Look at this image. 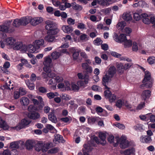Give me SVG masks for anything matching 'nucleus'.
Wrapping results in <instances>:
<instances>
[{
	"instance_id": "obj_1",
	"label": "nucleus",
	"mask_w": 155,
	"mask_h": 155,
	"mask_svg": "<svg viewBox=\"0 0 155 155\" xmlns=\"http://www.w3.org/2000/svg\"><path fill=\"white\" fill-rule=\"evenodd\" d=\"M45 28L47 31V34L55 35L59 31L56 24L52 21H47Z\"/></svg>"
},
{
	"instance_id": "obj_2",
	"label": "nucleus",
	"mask_w": 155,
	"mask_h": 155,
	"mask_svg": "<svg viewBox=\"0 0 155 155\" xmlns=\"http://www.w3.org/2000/svg\"><path fill=\"white\" fill-rule=\"evenodd\" d=\"M28 96L33 103L34 105H30L28 108L29 111H35L38 110L39 101L35 98V97L31 94H29Z\"/></svg>"
},
{
	"instance_id": "obj_3",
	"label": "nucleus",
	"mask_w": 155,
	"mask_h": 155,
	"mask_svg": "<svg viewBox=\"0 0 155 155\" xmlns=\"http://www.w3.org/2000/svg\"><path fill=\"white\" fill-rule=\"evenodd\" d=\"M31 18L30 17H23L20 19H16L14 20L13 26L18 27L21 25H25L30 22Z\"/></svg>"
},
{
	"instance_id": "obj_4",
	"label": "nucleus",
	"mask_w": 155,
	"mask_h": 155,
	"mask_svg": "<svg viewBox=\"0 0 155 155\" xmlns=\"http://www.w3.org/2000/svg\"><path fill=\"white\" fill-rule=\"evenodd\" d=\"M116 141L117 144H120V147L122 148H125L129 146L128 141L126 140L125 136H122L120 138L119 137H117L116 138Z\"/></svg>"
},
{
	"instance_id": "obj_5",
	"label": "nucleus",
	"mask_w": 155,
	"mask_h": 155,
	"mask_svg": "<svg viewBox=\"0 0 155 155\" xmlns=\"http://www.w3.org/2000/svg\"><path fill=\"white\" fill-rule=\"evenodd\" d=\"M39 40H35L33 45H30L28 46V51L31 53H37L39 50Z\"/></svg>"
},
{
	"instance_id": "obj_6",
	"label": "nucleus",
	"mask_w": 155,
	"mask_h": 155,
	"mask_svg": "<svg viewBox=\"0 0 155 155\" xmlns=\"http://www.w3.org/2000/svg\"><path fill=\"white\" fill-rule=\"evenodd\" d=\"M104 95L106 99H108L110 103L114 102L117 98L116 96L114 94H112L109 89L104 91Z\"/></svg>"
},
{
	"instance_id": "obj_7",
	"label": "nucleus",
	"mask_w": 155,
	"mask_h": 155,
	"mask_svg": "<svg viewBox=\"0 0 155 155\" xmlns=\"http://www.w3.org/2000/svg\"><path fill=\"white\" fill-rule=\"evenodd\" d=\"M39 142L38 140H29L27 141L25 143L26 148L28 150H31L34 146L35 147L38 146Z\"/></svg>"
},
{
	"instance_id": "obj_8",
	"label": "nucleus",
	"mask_w": 155,
	"mask_h": 155,
	"mask_svg": "<svg viewBox=\"0 0 155 155\" xmlns=\"http://www.w3.org/2000/svg\"><path fill=\"white\" fill-rule=\"evenodd\" d=\"M31 122L29 118H25L22 120L20 124L17 126L15 127L14 129L17 130H19L24 128L25 126L28 125Z\"/></svg>"
},
{
	"instance_id": "obj_9",
	"label": "nucleus",
	"mask_w": 155,
	"mask_h": 155,
	"mask_svg": "<svg viewBox=\"0 0 155 155\" xmlns=\"http://www.w3.org/2000/svg\"><path fill=\"white\" fill-rule=\"evenodd\" d=\"M114 40L117 42L121 43L124 42L126 39V36L124 34H121L118 36L116 33H115L113 36Z\"/></svg>"
},
{
	"instance_id": "obj_10",
	"label": "nucleus",
	"mask_w": 155,
	"mask_h": 155,
	"mask_svg": "<svg viewBox=\"0 0 155 155\" xmlns=\"http://www.w3.org/2000/svg\"><path fill=\"white\" fill-rule=\"evenodd\" d=\"M84 148L82 149L83 155H89L87 153L91 151L93 149V147L89 143H85L84 145Z\"/></svg>"
},
{
	"instance_id": "obj_11",
	"label": "nucleus",
	"mask_w": 155,
	"mask_h": 155,
	"mask_svg": "<svg viewBox=\"0 0 155 155\" xmlns=\"http://www.w3.org/2000/svg\"><path fill=\"white\" fill-rule=\"evenodd\" d=\"M112 78L107 74L104 76L102 78V84L106 88H108L107 85L109 82L111 81Z\"/></svg>"
},
{
	"instance_id": "obj_12",
	"label": "nucleus",
	"mask_w": 155,
	"mask_h": 155,
	"mask_svg": "<svg viewBox=\"0 0 155 155\" xmlns=\"http://www.w3.org/2000/svg\"><path fill=\"white\" fill-rule=\"evenodd\" d=\"M153 80H147V81H143V84L140 86V87L143 89L144 87L146 88H150L152 87L153 85Z\"/></svg>"
},
{
	"instance_id": "obj_13",
	"label": "nucleus",
	"mask_w": 155,
	"mask_h": 155,
	"mask_svg": "<svg viewBox=\"0 0 155 155\" xmlns=\"http://www.w3.org/2000/svg\"><path fill=\"white\" fill-rule=\"evenodd\" d=\"M55 111L54 110H51V112L48 115V118L49 120L51 121L52 123H56L58 120L57 118L54 114Z\"/></svg>"
},
{
	"instance_id": "obj_14",
	"label": "nucleus",
	"mask_w": 155,
	"mask_h": 155,
	"mask_svg": "<svg viewBox=\"0 0 155 155\" xmlns=\"http://www.w3.org/2000/svg\"><path fill=\"white\" fill-rule=\"evenodd\" d=\"M11 24V21H8L4 25L0 26V31L5 32H7L8 31L9 27Z\"/></svg>"
},
{
	"instance_id": "obj_15",
	"label": "nucleus",
	"mask_w": 155,
	"mask_h": 155,
	"mask_svg": "<svg viewBox=\"0 0 155 155\" xmlns=\"http://www.w3.org/2000/svg\"><path fill=\"white\" fill-rule=\"evenodd\" d=\"M62 30L64 33L69 34L73 31V28L69 25H63L61 28Z\"/></svg>"
},
{
	"instance_id": "obj_16",
	"label": "nucleus",
	"mask_w": 155,
	"mask_h": 155,
	"mask_svg": "<svg viewBox=\"0 0 155 155\" xmlns=\"http://www.w3.org/2000/svg\"><path fill=\"white\" fill-rule=\"evenodd\" d=\"M151 91L149 90L144 91L141 94V97L142 99L145 100L148 99L151 95Z\"/></svg>"
},
{
	"instance_id": "obj_17",
	"label": "nucleus",
	"mask_w": 155,
	"mask_h": 155,
	"mask_svg": "<svg viewBox=\"0 0 155 155\" xmlns=\"http://www.w3.org/2000/svg\"><path fill=\"white\" fill-rule=\"evenodd\" d=\"M4 42L7 45H14L15 44V40L12 37H8L5 39Z\"/></svg>"
},
{
	"instance_id": "obj_18",
	"label": "nucleus",
	"mask_w": 155,
	"mask_h": 155,
	"mask_svg": "<svg viewBox=\"0 0 155 155\" xmlns=\"http://www.w3.org/2000/svg\"><path fill=\"white\" fill-rule=\"evenodd\" d=\"M140 140L143 143H148L152 141V139L151 137L148 136H142L140 138Z\"/></svg>"
},
{
	"instance_id": "obj_19",
	"label": "nucleus",
	"mask_w": 155,
	"mask_h": 155,
	"mask_svg": "<svg viewBox=\"0 0 155 155\" xmlns=\"http://www.w3.org/2000/svg\"><path fill=\"white\" fill-rule=\"evenodd\" d=\"M141 16L143 18V22L146 24H149L150 23L149 19V15H148L146 13H143L141 14Z\"/></svg>"
},
{
	"instance_id": "obj_20",
	"label": "nucleus",
	"mask_w": 155,
	"mask_h": 155,
	"mask_svg": "<svg viewBox=\"0 0 155 155\" xmlns=\"http://www.w3.org/2000/svg\"><path fill=\"white\" fill-rule=\"evenodd\" d=\"M116 68L114 66L110 67L106 74L112 78L116 73Z\"/></svg>"
},
{
	"instance_id": "obj_21",
	"label": "nucleus",
	"mask_w": 155,
	"mask_h": 155,
	"mask_svg": "<svg viewBox=\"0 0 155 155\" xmlns=\"http://www.w3.org/2000/svg\"><path fill=\"white\" fill-rule=\"evenodd\" d=\"M99 137L101 140V144L104 145L105 144L106 135L104 133L100 132L99 134Z\"/></svg>"
},
{
	"instance_id": "obj_22",
	"label": "nucleus",
	"mask_w": 155,
	"mask_h": 155,
	"mask_svg": "<svg viewBox=\"0 0 155 155\" xmlns=\"http://www.w3.org/2000/svg\"><path fill=\"white\" fill-rule=\"evenodd\" d=\"M20 102L22 105L26 106L29 104V100L27 97H23L20 99Z\"/></svg>"
},
{
	"instance_id": "obj_23",
	"label": "nucleus",
	"mask_w": 155,
	"mask_h": 155,
	"mask_svg": "<svg viewBox=\"0 0 155 155\" xmlns=\"http://www.w3.org/2000/svg\"><path fill=\"white\" fill-rule=\"evenodd\" d=\"M117 137L114 138V136L109 135L107 138L108 140L110 143H113V145L115 146L117 145V143H116V138Z\"/></svg>"
},
{
	"instance_id": "obj_24",
	"label": "nucleus",
	"mask_w": 155,
	"mask_h": 155,
	"mask_svg": "<svg viewBox=\"0 0 155 155\" xmlns=\"http://www.w3.org/2000/svg\"><path fill=\"white\" fill-rule=\"evenodd\" d=\"M54 35L48 34L45 38V40L49 42H53L55 39V37Z\"/></svg>"
},
{
	"instance_id": "obj_25",
	"label": "nucleus",
	"mask_w": 155,
	"mask_h": 155,
	"mask_svg": "<svg viewBox=\"0 0 155 155\" xmlns=\"http://www.w3.org/2000/svg\"><path fill=\"white\" fill-rule=\"evenodd\" d=\"M122 18L126 21H128L132 19V17L129 13L124 12Z\"/></svg>"
},
{
	"instance_id": "obj_26",
	"label": "nucleus",
	"mask_w": 155,
	"mask_h": 155,
	"mask_svg": "<svg viewBox=\"0 0 155 155\" xmlns=\"http://www.w3.org/2000/svg\"><path fill=\"white\" fill-rule=\"evenodd\" d=\"M25 81L26 85L30 90H33L34 89L35 85L34 84L33 82H31L29 79L25 80Z\"/></svg>"
},
{
	"instance_id": "obj_27",
	"label": "nucleus",
	"mask_w": 155,
	"mask_h": 155,
	"mask_svg": "<svg viewBox=\"0 0 155 155\" xmlns=\"http://www.w3.org/2000/svg\"><path fill=\"white\" fill-rule=\"evenodd\" d=\"M10 66V64L9 62L6 61L4 64L3 67L1 68L2 71L3 73H6L7 72L6 69L8 68Z\"/></svg>"
},
{
	"instance_id": "obj_28",
	"label": "nucleus",
	"mask_w": 155,
	"mask_h": 155,
	"mask_svg": "<svg viewBox=\"0 0 155 155\" xmlns=\"http://www.w3.org/2000/svg\"><path fill=\"white\" fill-rule=\"evenodd\" d=\"M126 25V22L122 21L118 23L116 25V27L118 30H122Z\"/></svg>"
},
{
	"instance_id": "obj_29",
	"label": "nucleus",
	"mask_w": 155,
	"mask_h": 155,
	"mask_svg": "<svg viewBox=\"0 0 155 155\" xmlns=\"http://www.w3.org/2000/svg\"><path fill=\"white\" fill-rule=\"evenodd\" d=\"M49 85H50L51 87H53V89H55L56 87L57 83L55 81V79L54 78H52L48 82Z\"/></svg>"
},
{
	"instance_id": "obj_30",
	"label": "nucleus",
	"mask_w": 155,
	"mask_h": 155,
	"mask_svg": "<svg viewBox=\"0 0 155 155\" xmlns=\"http://www.w3.org/2000/svg\"><path fill=\"white\" fill-rule=\"evenodd\" d=\"M54 138L53 140L54 142L55 143H58L61 141L62 138V136L59 134H55L54 135Z\"/></svg>"
},
{
	"instance_id": "obj_31",
	"label": "nucleus",
	"mask_w": 155,
	"mask_h": 155,
	"mask_svg": "<svg viewBox=\"0 0 155 155\" xmlns=\"http://www.w3.org/2000/svg\"><path fill=\"white\" fill-rule=\"evenodd\" d=\"M29 111L31 112L30 116V118L33 119H35L38 118L39 116L38 114V110H37L35 111Z\"/></svg>"
},
{
	"instance_id": "obj_32",
	"label": "nucleus",
	"mask_w": 155,
	"mask_h": 155,
	"mask_svg": "<svg viewBox=\"0 0 155 155\" xmlns=\"http://www.w3.org/2000/svg\"><path fill=\"white\" fill-rule=\"evenodd\" d=\"M97 3L104 7H107L109 5V3L106 0H97Z\"/></svg>"
},
{
	"instance_id": "obj_33",
	"label": "nucleus",
	"mask_w": 155,
	"mask_h": 155,
	"mask_svg": "<svg viewBox=\"0 0 155 155\" xmlns=\"http://www.w3.org/2000/svg\"><path fill=\"white\" fill-rule=\"evenodd\" d=\"M55 74L53 72L50 71L49 73H48L47 74L45 73L43 74V77L45 78L48 77L50 78H54L55 77Z\"/></svg>"
},
{
	"instance_id": "obj_34",
	"label": "nucleus",
	"mask_w": 155,
	"mask_h": 155,
	"mask_svg": "<svg viewBox=\"0 0 155 155\" xmlns=\"http://www.w3.org/2000/svg\"><path fill=\"white\" fill-rule=\"evenodd\" d=\"M30 17L31 18L30 22L31 25H36L39 23V20L38 18H35L31 19L30 17Z\"/></svg>"
},
{
	"instance_id": "obj_35",
	"label": "nucleus",
	"mask_w": 155,
	"mask_h": 155,
	"mask_svg": "<svg viewBox=\"0 0 155 155\" xmlns=\"http://www.w3.org/2000/svg\"><path fill=\"white\" fill-rule=\"evenodd\" d=\"M99 118L98 117H89L88 119V121L89 123L94 124L96 121H98Z\"/></svg>"
},
{
	"instance_id": "obj_36",
	"label": "nucleus",
	"mask_w": 155,
	"mask_h": 155,
	"mask_svg": "<svg viewBox=\"0 0 155 155\" xmlns=\"http://www.w3.org/2000/svg\"><path fill=\"white\" fill-rule=\"evenodd\" d=\"M116 67L120 73H122L124 72V65L122 63H117L116 64Z\"/></svg>"
},
{
	"instance_id": "obj_37",
	"label": "nucleus",
	"mask_w": 155,
	"mask_h": 155,
	"mask_svg": "<svg viewBox=\"0 0 155 155\" xmlns=\"http://www.w3.org/2000/svg\"><path fill=\"white\" fill-rule=\"evenodd\" d=\"M152 80L151 77L150 73L148 71H146L145 72L144 78L143 81H147V80Z\"/></svg>"
},
{
	"instance_id": "obj_38",
	"label": "nucleus",
	"mask_w": 155,
	"mask_h": 155,
	"mask_svg": "<svg viewBox=\"0 0 155 155\" xmlns=\"http://www.w3.org/2000/svg\"><path fill=\"white\" fill-rule=\"evenodd\" d=\"M124 103V100L119 99L117 101L115 105L117 107L120 109Z\"/></svg>"
},
{
	"instance_id": "obj_39",
	"label": "nucleus",
	"mask_w": 155,
	"mask_h": 155,
	"mask_svg": "<svg viewBox=\"0 0 155 155\" xmlns=\"http://www.w3.org/2000/svg\"><path fill=\"white\" fill-rule=\"evenodd\" d=\"M0 127L5 130L8 128L5 121L2 120L1 117H0Z\"/></svg>"
},
{
	"instance_id": "obj_40",
	"label": "nucleus",
	"mask_w": 155,
	"mask_h": 155,
	"mask_svg": "<svg viewBox=\"0 0 155 155\" xmlns=\"http://www.w3.org/2000/svg\"><path fill=\"white\" fill-rule=\"evenodd\" d=\"M19 142L18 141H14L10 143V147L11 148H18L19 147Z\"/></svg>"
},
{
	"instance_id": "obj_41",
	"label": "nucleus",
	"mask_w": 155,
	"mask_h": 155,
	"mask_svg": "<svg viewBox=\"0 0 155 155\" xmlns=\"http://www.w3.org/2000/svg\"><path fill=\"white\" fill-rule=\"evenodd\" d=\"M132 43L131 40L126 39L124 42V45L125 47H129L132 46Z\"/></svg>"
},
{
	"instance_id": "obj_42",
	"label": "nucleus",
	"mask_w": 155,
	"mask_h": 155,
	"mask_svg": "<svg viewBox=\"0 0 155 155\" xmlns=\"http://www.w3.org/2000/svg\"><path fill=\"white\" fill-rule=\"evenodd\" d=\"M5 88L6 89H13V84L12 83L11 81H9L8 83L6 82L5 85Z\"/></svg>"
},
{
	"instance_id": "obj_43",
	"label": "nucleus",
	"mask_w": 155,
	"mask_h": 155,
	"mask_svg": "<svg viewBox=\"0 0 155 155\" xmlns=\"http://www.w3.org/2000/svg\"><path fill=\"white\" fill-rule=\"evenodd\" d=\"M51 59L49 57H47L45 59L44 64L45 65H52L51 64Z\"/></svg>"
},
{
	"instance_id": "obj_44",
	"label": "nucleus",
	"mask_w": 155,
	"mask_h": 155,
	"mask_svg": "<svg viewBox=\"0 0 155 155\" xmlns=\"http://www.w3.org/2000/svg\"><path fill=\"white\" fill-rule=\"evenodd\" d=\"M46 127L48 129L50 130L51 133H55L57 132L56 130L55 129L54 127L51 124H47Z\"/></svg>"
},
{
	"instance_id": "obj_45",
	"label": "nucleus",
	"mask_w": 155,
	"mask_h": 155,
	"mask_svg": "<svg viewBox=\"0 0 155 155\" xmlns=\"http://www.w3.org/2000/svg\"><path fill=\"white\" fill-rule=\"evenodd\" d=\"M134 150L133 149H128L125 150L124 152V155H133L134 154Z\"/></svg>"
},
{
	"instance_id": "obj_46",
	"label": "nucleus",
	"mask_w": 155,
	"mask_h": 155,
	"mask_svg": "<svg viewBox=\"0 0 155 155\" xmlns=\"http://www.w3.org/2000/svg\"><path fill=\"white\" fill-rule=\"evenodd\" d=\"M47 97L49 99L53 98L55 96H58V94L57 92H50L47 94Z\"/></svg>"
},
{
	"instance_id": "obj_47",
	"label": "nucleus",
	"mask_w": 155,
	"mask_h": 155,
	"mask_svg": "<svg viewBox=\"0 0 155 155\" xmlns=\"http://www.w3.org/2000/svg\"><path fill=\"white\" fill-rule=\"evenodd\" d=\"M72 6L73 9L76 10H81L82 9L81 6L76 4L75 2L72 3Z\"/></svg>"
},
{
	"instance_id": "obj_48",
	"label": "nucleus",
	"mask_w": 155,
	"mask_h": 155,
	"mask_svg": "<svg viewBox=\"0 0 155 155\" xmlns=\"http://www.w3.org/2000/svg\"><path fill=\"white\" fill-rule=\"evenodd\" d=\"M149 114H147L145 115H141L139 116V117L141 120L147 121L149 120Z\"/></svg>"
},
{
	"instance_id": "obj_49",
	"label": "nucleus",
	"mask_w": 155,
	"mask_h": 155,
	"mask_svg": "<svg viewBox=\"0 0 155 155\" xmlns=\"http://www.w3.org/2000/svg\"><path fill=\"white\" fill-rule=\"evenodd\" d=\"M60 55V53L56 51L53 52L51 55L52 58L54 60L58 59Z\"/></svg>"
},
{
	"instance_id": "obj_50",
	"label": "nucleus",
	"mask_w": 155,
	"mask_h": 155,
	"mask_svg": "<svg viewBox=\"0 0 155 155\" xmlns=\"http://www.w3.org/2000/svg\"><path fill=\"white\" fill-rule=\"evenodd\" d=\"M148 62L150 64H152L155 63V57L150 56L147 59Z\"/></svg>"
},
{
	"instance_id": "obj_51",
	"label": "nucleus",
	"mask_w": 155,
	"mask_h": 155,
	"mask_svg": "<svg viewBox=\"0 0 155 155\" xmlns=\"http://www.w3.org/2000/svg\"><path fill=\"white\" fill-rule=\"evenodd\" d=\"M102 42V41L100 38H97L94 41L93 43L95 45L97 46L101 45Z\"/></svg>"
},
{
	"instance_id": "obj_52",
	"label": "nucleus",
	"mask_w": 155,
	"mask_h": 155,
	"mask_svg": "<svg viewBox=\"0 0 155 155\" xmlns=\"http://www.w3.org/2000/svg\"><path fill=\"white\" fill-rule=\"evenodd\" d=\"M88 37L86 34H83L80 36V40L83 41H86L88 39Z\"/></svg>"
},
{
	"instance_id": "obj_53",
	"label": "nucleus",
	"mask_w": 155,
	"mask_h": 155,
	"mask_svg": "<svg viewBox=\"0 0 155 155\" xmlns=\"http://www.w3.org/2000/svg\"><path fill=\"white\" fill-rule=\"evenodd\" d=\"M59 151V149L58 147H54L49 150L48 151V153H57Z\"/></svg>"
},
{
	"instance_id": "obj_54",
	"label": "nucleus",
	"mask_w": 155,
	"mask_h": 155,
	"mask_svg": "<svg viewBox=\"0 0 155 155\" xmlns=\"http://www.w3.org/2000/svg\"><path fill=\"white\" fill-rule=\"evenodd\" d=\"M23 45V44L22 43L20 42H15V44L14 45L15 48L16 49L18 50L19 49H21V47H22V46Z\"/></svg>"
},
{
	"instance_id": "obj_55",
	"label": "nucleus",
	"mask_w": 155,
	"mask_h": 155,
	"mask_svg": "<svg viewBox=\"0 0 155 155\" xmlns=\"http://www.w3.org/2000/svg\"><path fill=\"white\" fill-rule=\"evenodd\" d=\"M143 125L141 124H138L134 127V128L136 130H143Z\"/></svg>"
},
{
	"instance_id": "obj_56",
	"label": "nucleus",
	"mask_w": 155,
	"mask_h": 155,
	"mask_svg": "<svg viewBox=\"0 0 155 155\" xmlns=\"http://www.w3.org/2000/svg\"><path fill=\"white\" fill-rule=\"evenodd\" d=\"M52 67V65H45L44 68V70L47 74L51 71L50 68Z\"/></svg>"
},
{
	"instance_id": "obj_57",
	"label": "nucleus",
	"mask_w": 155,
	"mask_h": 155,
	"mask_svg": "<svg viewBox=\"0 0 155 155\" xmlns=\"http://www.w3.org/2000/svg\"><path fill=\"white\" fill-rule=\"evenodd\" d=\"M61 120L63 122L65 123H67L69 122L70 123L72 120V119L70 117L69 118L68 117H65L61 118Z\"/></svg>"
},
{
	"instance_id": "obj_58",
	"label": "nucleus",
	"mask_w": 155,
	"mask_h": 155,
	"mask_svg": "<svg viewBox=\"0 0 155 155\" xmlns=\"http://www.w3.org/2000/svg\"><path fill=\"white\" fill-rule=\"evenodd\" d=\"M60 97L63 100H68L70 99V96L66 94H62L60 95Z\"/></svg>"
},
{
	"instance_id": "obj_59",
	"label": "nucleus",
	"mask_w": 155,
	"mask_h": 155,
	"mask_svg": "<svg viewBox=\"0 0 155 155\" xmlns=\"http://www.w3.org/2000/svg\"><path fill=\"white\" fill-rule=\"evenodd\" d=\"M79 55V52L78 51H74L72 55V57L74 60H76L78 59Z\"/></svg>"
},
{
	"instance_id": "obj_60",
	"label": "nucleus",
	"mask_w": 155,
	"mask_h": 155,
	"mask_svg": "<svg viewBox=\"0 0 155 155\" xmlns=\"http://www.w3.org/2000/svg\"><path fill=\"white\" fill-rule=\"evenodd\" d=\"M134 18L137 21H138L141 18H142L141 16L140 15L137 13H135L134 14Z\"/></svg>"
},
{
	"instance_id": "obj_61",
	"label": "nucleus",
	"mask_w": 155,
	"mask_h": 155,
	"mask_svg": "<svg viewBox=\"0 0 155 155\" xmlns=\"http://www.w3.org/2000/svg\"><path fill=\"white\" fill-rule=\"evenodd\" d=\"M132 50L134 51H137L138 50L137 44L136 42H134L133 43Z\"/></svg>"
},
{
	"instance_id": "obj_62",
	"label": "nucleus",
	"mask_w": 155,
	"mask_h": 155,
	"mask_svg": "<svg viewBox=\"0 0 155 155\" xmlns=\"http://www.w3.org/2000/svg\"><path fill=\"white\" fill-rule=\"evenodd\" d=\"M83 79H84V84H87L90 80L89 76L87 74H85Z\"/></svg>"
},
{
	"instance_id": "obj_63",
	"label": "nucleus",
	"mask_w": 155,
	"mask_h": 155,
	"mask_svg": "<svg viewBox=\"0 0 155 155\" xmlns=\"http://www.w3.org/2000/svg\"><path fill=\"white\" fill-rule=\"evenodd\" d=\"M149 18H150V22L153 23L155 22V16L154 14L151 13L150 14Z\"/></svg>"
},
{
	"instance_id": "obj_64",
	"label": "nucleus",
	"mask_w": 155,
	"mask_h": 155,
	"mask_svg": "<svg viewBox=\"0 0 155 155\" xmlns=\"http://www.w3.org/2000/svg\"><path fill=\"white\" fill-rule=\"evenodd\" d=\"M74 19H73L71 18H68L67 20V22L68 24L69 25H73L75 23Z\"/></svg>"
}]
</instances>
